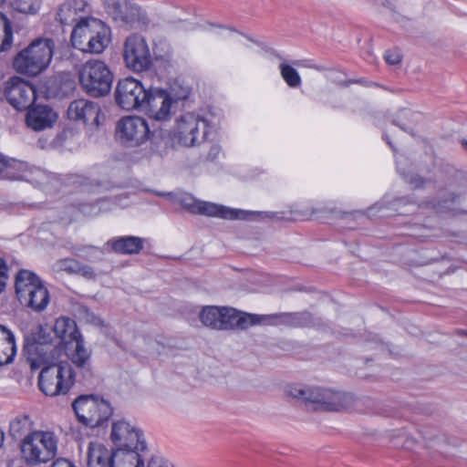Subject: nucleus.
Wrapping results in <instances>:
<instances>
[{
  "label": "nucleus",
  "mask_w": 467,
  "mask_h": 467,
  "mask_svg": "<svg viewBox=\"0 0 467 467\" xmlns=\"http://www.w3.org/2000/svg\"><path fill=\"white\" fill-rule=\"evenodd\" d=\"M287 394L320 411L345 412L356 403L353 394L323 387H291Z\"/></svg>",
  "instance_id": "1"
},
{
  "label": "nucleus",
  "mask_w": 467,
  "mask_h": 467,
  "mask_svg": "<svg viewBox=\"0 0 467 467\" xmlns=\"http://www.w3.org/2000/svg\"><path fill=\"white\" fill-rule=\"evenodd\" d=\"M24 351L32 369L43 368L58 359L59 349L53 344L51 327L36 325L24 337Z\"/></svg>",
  "instance_id": "2"
},
{
  "label": "nucleus",
  "mask_w": 467,
  "mask_h": 467,
  "mask_svg": "<svg viewBox=\"0 0 467 467\" xmlns=\"http://www.w3.org/2000/svg\"><path fill=\"white\" fill-rule=\"evenodd\" d=\"M54 54V41L50 38H36L14 57L16 72L35 77L45 71Z\"/></svg>",
  "instance_id": "3"
},
{
  "label": "nucleus",
  "mask_w": 467,
  "mask_h": 467,
  "mask_svg": "<svg viewBox=\"0 0 467 467\" xmlns=\"http://www.w3.org/2000/svg\"><path fill=\"white\" fill-rule=\"evenodd\" d=\"M21 457L29 466H38L53 460L58 451V437L50 431H34L20 443Z\"/></svg>",
  "instance_id": "4"
},
{
  "label": "nucleus",
  "mask_w": 467,
  "mask_h": 467,
  "mask_svg": "<svg viewBox=\"0 0 467 467\" xmlns=\"http://www.w3.org/2000/svg\"><path fill=\"white\" fill-rule=\"evenodd\" d=\"M203 326L216 330H244L256 325L257 315L238 311L230 306H203L199 314Z\"/></svg>",
  "instance_id": "5"
},
{
  "label": "nucleus",
  "mask_w": 467,
  "mask_h": 467,
  "mask_svg": "<svg viewBox=\"0 0 467 467\" xmlns=\"http://www.w3.org/2000/svg\"><path fill=\"white\" fill-rule=\"evenodd\" d=\"M141 430L119 420V467H144L141 452L147 449Z\"/></svg>",
  "instance_id": "6"
},
{
  "label": "nucleus",
  "mask_w": 467,
  "mask_h": 467,
  "mask_svg": "<svg viewBox=\"0 0 467 467\" xmlns=\"http://www.w3.org/2000/svg\"><path fill=\"white\" fill-rule=\"evenodd\" d=\"M16 293L22 305L42 312L49 304V293L42 280L29 270H20L16 275Z\"/></svg>",
  "instance_id": "7"
},
{
  "label": "nucleus",
  "mask_w": 467,
  "mask_h": 467,
  "mask_svg": "<svg viewBox=\"0 0 467 467\" xmlns=\"http://www.w3.org/2000/svg\"><path fill=\"white\" fill-rule=\"evenodd\" d=\"M82 89L91 97L99 98L109 93L113 77L108 66L100 60L91 59L84 63L78 72Z\"/></svg>",
  "instance_id": "8"
},
{
  "label": "nucleus",
  "mask_w": 467,
  "mask_h": 467,
  "mask_svg": "<svg viewBox=\"0 0 467 467\" xmlns=\"http://www.w3.org/2000/svg\"><path fill=\"white\" fill-rule=\"evenodd\" d=\"M72 407L78 421L91 428L103 426L113 412L112 407L107 400L94 395L78 397Z\"/></svg>",
  "instance_id": "9"
},
{
  "label": "nucleus",
  "mask_w": 467,
  "mask_h": 467,
  "mask_svg": "<svg viewBox=\"0 0 467 467\" xmlns=\"http://www.w3.org/2000/svg\"><path fill=\"white\" fill-rule=\"evenodd\" d=\"M73 383V370L67 362H54L43 367L38 377L39 389L47 396L66 394Z\"/></svg>",
  "instance_id": "10"
},
{
  "label": "nucleus",
  "mask_w": 467,
  "mask_h": 467,
  "mask_svg": "<svg viewBox=\"0 0 467 467\" xmlns=\"http://www.w3.org/2000/svg\"><path fill=\"white\" fill-rule=\"evenodd\" d=\"M184 205L193 213L219 217L226 220H259L277 218L276 214L268 212H249L241 209H233L209 202L192 201V203Z\"/></svg>",
  "instance_id": "11"
},
{
  "label": "nucleus",
  "mask_w": 467,
  "mask_h": 467,
  "mask_svg": "<svg viewBox=\"0 0 467 467\" xmlns=\"http://www.w3.org/2000/svg\"><path fill=\"white\" fill-rule=\"evenodd\" d=\"M47 178L46 172L40 168L28 163L0 155V179L24 180L39 184Z\"/></svg>",
  "instance_id": "12"
},
{
  "label": "nucleus",
  "mask_w": 467,
  "mask_h": 467,
  "mask_svg": "<svg viewBox=\"0 0 467 467\" xmlns=\"http://www.w3.org/2000/svg\"><path fill=\"white\" fill-rule=\"evenodd\" d=\"M207 128L203 119L192 113H186L177 120L175 138L182 146L192 147L204 140Z\"/></svg>",
  "instance_id": "13"
},
{
  "label": "nucleus",
  "mask_w": 467,
  "mask_h": 467,
  "mask_svg": "<svg viewBox=\"0 0 467 467\" xmlns=\"http://www.w3.org/2000/svg\"><path fill=\"white\" fill-rule=\"evenodd\" d=\"M123 59L134 71H144L151 66V56L146 40L138 34L130 35L124 42Z\"/></svg>",
  "instance_id": "14"
},
{
  "label": "nucleus",
  "mask_w": 467,
  "mask_h": 467,
  "mask_svg": "<svg viewBox=\"0 0 467 467\" xmlns=\"http://www.w3.org/2000/svg\"><path fill=\"white\" fill-rule=\"evenodd\" d=\"M119 133L123 143L135 147L144 143L150 135L147 121L139 116H126L119 121Z\"/></svg>",
  "instance_id": "15"
},
{
  "label": "nucleus",
  "mask_w": 467,
  "mask_h": 467,
  "mask_svg": "<svg viewBox=\"0 0 467 467\" xmlns=\"http://www.w3.org/2000/svg\"><path fill=\"white\" fill-rule=\"evenodd\" d=\"M7 101L17 110H25L31 107L36 99V88L20 78H12L5 88Z\"/></svg>",
  "instance_id": "16"
},
{
  "label": "nucleus",
  "mask_w": 467,
  "mask_h": 467,
  "mask_svg": "<svg viewBox=\"0 0 467 467\" xmlns=\"http://www.w3.org/2000/svg\"><path fill=\"white\" fill-rule=\"evenodd\" d=\"M147 98V90L140 82L132 78L119 80V107L130 110L141 108Z\"/></svg>",
  "instance_id": "17"
},
{
  "label": "nucleus",
  "mask_w": 467,
  "mask_h": 467,
  "mask_svg": "<svg viewBox=\"0 0 467 467\" xmlns=\"http://www.w3.org/2000/svg\"><path fill=\"white\" fill-rule=\"evenodd\" d=\"M174 99L171 94L162 89L147 90L142 109L150 118L156 120H166L171 115V108Z\"/></svg>",
  "instance_id": "18"
},
{
  "label": "nucleus",
  "mask_w": 467,
  "mask_h": 467,
  "mask_svg": "<svg viewBox=\"0 0 467 467\" xmlns=\"http://www.w3.org/2000/svg\"><path fill=\"white\" fill-rule=\"evenodd\" d=\"M257 324L265 323L273 326H286L290 327H309L314 323L312 315L307 311L283 312L272 315H257Z\"/></svg>",
  "instance_id": "19"
},
{
  "label": "nucleus",
  "mask_w": 467,
  "mask_h": 467,
  "mask_svg": "<svg viewBox=\"0 0 467 467\" xmlns=\"http://www.w3.org/2000/svg\"><path fill=\"white\" fill-rule=\"evenodd\" d=\"M148 18L132 0H119V28L140 29L148 25Z\"/></svg>",
  "instance_id": "20"
},
{
  "label": "nucleus",
  "mask_w": 467,
  "mask_h": 467,
  "mask_svg": "<svg viewBox=\"0 0 467 467\" xmlns=\"http://www.w3.org/2000/svg\"><path fill=\"white\" fill-rule=\"evenodd\" d=\"M67 116L75 121L89 123L96 127L100 125V108L90 100L79 99L72 101L67 109Z\"/></svg>",
  "instance_id": "21"
},
{
  "label": "nucleus",
  "mask_w": 467,
  "mask_h": 467,
  "mask_svg": "<svg viewBox=\"0 0 467 467\" xmlns=\"http://www.w3.org/2000/svg\"><path fill=\"white\" fill-rule=\"evenodd\" d=\"M57 119V114L48 106L30 108L26 116V125L34 130L50 128Z\"/></svg>",
  "instance_id": "22"
},
{
  "label": "nucleus",
  "mask_w": 467,
  "mask_h": 467,
  "mask_svg": "<svg viewBox=\"0 0 467 467\" xmlns=\"http://www.w3.org/2000/svg\"><path fill=\"white\" fill-rule=\"evenodd\" d=\"M99 21V19L93 17L81 18L78 21L70 36L72 46L75 48L80 51L85 50L84 47L89 41Z\"/></svg>",
  "instance_id": "23"
},
{
  "label": "nucleus",
  "mask_w": 467,
  "mask_h": 467,
  "mask_svg": "<svg viewBox=\"0 0 467 467\" xmlns=\"http://www.w3.org/2000/svg\"><path fill=\"white\" fill-rule=\"evenodd\" d=\"M115 451H109L100 442H90L88 450L89 467H114Z\"/></svg>",
  "instance_id": "24"
},
{
  "label": "nucleus",
  "mask_w": 467,
  "mask_h": 467,
  "mask_svg": "<svg viewBox=\"0 0 467 467\" xmlns=\"http://www.w3.org/2000/svg\"><path fill=\"white\" fill-rule=\"evenodd\" d=\"M93 34L82 52L91 54H100L110 42V29L102 22L99 21L94 28Z\"/></svg>",
  "instance_id": "25"
},
{
  "label": "nucleus",
  "mask_w": 467,
  "mask_h": 467,
  "mask_svg": "<svg viewBox=\"0 0 467 467\" xmlns=\"http://www.w3.org/2000/svg\"><path fill=\"white\" fill-rule=\"evenodd\" d=\"M16 337L7 327L0 324V366L11 363L16 355Z\"/></svg>",
  "instance_id": "26"
},
{
  "label": "nucleus",
  "mask_w": 467,
  "mask_h": 467,
  "mask_svg": "<svg viewBox=\"0 0 467 467\" xmlns=\"http://www.w3.org/2000/svg\"><path fill=\"white\" fill-rule=\"evenodd\" d=\"M52 330L65 346L81 336L76 322L69 317L57 318Z\"/></svg>",
  "instance_id": "27"
},
{
  "label": "nucleus",
  "mask_w": 467,
  "mask_h": 467,
  "mask_svg": "<svg viewBox=\"0 0 467 467\" xmlns=\"http://www.w3.org/2000/svg\"><path fill=\"white\" fill-rule=\"evenodd\" d=\"M70 350L67 354L69 359L78 367H84L89 359V352L84 346L82 336L65 346Z\"/></svg>",
  "instance_id": "28"
},
{
  "label": "nucleus",
  "mask_w": 467,
  "mask_h": 467,
  "mask_svg": "<svg viewBox=\"0 0 467 467\" xmlns=\"http://www.w3.org/2000/svg\"><path fill=\"white\" fill-rule=\"evenodd\" d=\"M82 4L78 0H68L60 5L57 13V19L62 25H70L78 21V11Z\"/></svg>",
  "instance_id": "29"
},
{
  "label": "nucleus",
  "mask_w": 467,
  "mask_h": 467,
  "mask_svg": "<svg viewBox=\"0 0 467 467\" xmlns=\"http://www.w3.org/2000/svg\"><path fill=\"white\" fill-rule=\"evenodd\" d=\"M146 240L132 235L119 237V253L124 254H138L144 248Z\"/></svg>",
  "instance_id": "30"
},
{
  "label": "nucleus",
  "mask_w": 467,
  "mask_h": 467,
  "mask_svg": "<svg viewBox=\"0 0 467 467\" xmlns=\"http://www.w3.org/2000/svg\"><path fill=\"white\" fill-rule=\"evenodd\" d=\"M13 43V30L9 19L0 13V52L9 49Z\"/></svg>",
  "instance_id": "31"
},
{
  "label": "nucleus",
  "mask_w": 467,
  "mask_h": 467,
  "mask_svg": "<svg viewBox=\"0 0 467 467\" xmlns=\"http://www.w3.org/2000/svg\"><path fill=\"white\" fill-rule=\"evenodd\" d=\"M115 164L114 161L100 165L98 168L99 178L96 186L103 190H109L114 187V182L109 180L110 175H114Z\"/></svg>",
  "instance_id": "32"
},
{
  "label": "nucleus",
  "mask_w": 467,
  "mask_h": 467,
  "mask_svg": "<svg viewBox=\"0 0 467 467\" xmlns=\"http://www.w3.org/2000/svg\"><path fill=\"white\" fill-rule=\"evenodd\" d=\"M32 421L27 415H19L10 421L9 431L13 437L19 438L30 431Z\"/></svg>",
  "instance_id": "33"
},
{
  "label": "nucleus",
  "mask_w": 467,
  "mask_h": 467,
  "mask_svg": "<svg viewBox=\"0 0 467 467\" xmlns=\"http://www.w3.org/2000/svg\"><path fill=\"white\" fill-rule=\"evenodd\" d=\"M279 69L283 79L290 88H298L301 85V78L293 67L284 62L279 65Z\"/></svg>",
  "instance_id": "34"
},
{
  "label": "nucleus",
  "mask_w": 467,
  "mask_h": 467,
  "mask_svg": "<svg viewBox=\"0 0 467 467\" xmlns=\"http://www.w3.org/2000/svg\"><path fill=\"white\" fill-rule=\"evenodd\" d=\"M42 5V0H12V7L19 13L35 15Z\"/></svg>",
  "instance_id": "35"
},
{
  "label": "nucleus",
  "mask_w": 467,
  "mask_h": 467,
  "mask_svg": "<svg viewBox=\"0 0 467 467\" xmlns=\"http://www.w3.org/2000/svg\"><path fill=\"white\" fill-rule=\"evenodd\" d=\"M69 209L70 215L72 216L68 219L69 222L78 218V213H83L85 215H93L96 213V212H94L95 205L93 204H78V206H72Z\"/></svg>",
  "instance_id": "36"
},
{
  "label": "nucleus",
  "mask_w": 467,
  "mask_h": 467,
  "mask_svg": "<svg viewBox=\"0 0 467 467\" xmlns=\"http://www.w3.org/2000/svg\"><path fill=\"white\" fill-rule=\"evenodd\" d=\"M388 64L395 66L400 63L401 54L398 49L388 50L384 56Z\"/></svg>",
  "instance_id": "37"
},
{
  "label": "nucleus",
  "mask_w": 467,
  "mask_h": 467,
  "mask_svg": "<svg viewBox=\"0 0 467 467\" xmlns=\"http://www.w3.org/2000/svg\"><path fill=\"white\" fill-rule=\"evenodd\" d=\"M7 266L5 264L1 261L0 262V293L5 290L7 283Z\"/></svg>",
  "instance_id": "38"
},
{
  "label": "nucleus",
  "mask_w": 467,
  "mask_h": 467,
  "mask_svg": "<svg viewBox=\"0 0 467 467\" xmlns=\"http://www.w3.org/2000/svg\"><path fill=\"white\" fill-rule=\"evenodd\" d=\"M107 12L114 20L117 19V0H101Z\"/></svg>",
  "instance_id": "39"
},
{
  "label": "nucleus",
  "mask_w": 467,
  "mask_h": 467,
  "mask_svg": "<svg viewBox=\"0 0 467 467\" xmlns=\"http://www.w3.org/2000/svg\"><path fill=\"white\" fill-rule=\"evenodd\" d=\"M148 467H173L170 462L167 461L153 456L148 462Z\"/></svg>",
  "instance_id": "40"
},
{
  "label": "nucleus",
  "mask_w": 467,
  "mask_h": 467,
  "mask_svg": "<svg viewBox=\"0 0 467 467\" xmlns=\"http://www.w3.org/2000/svg\"><path fill=\"white\" fill-rule=\"evenodd\" d=\"M407 182L410 183L414 188L422 187L425 180L419 175H410L406 178Z\"/></svg>",
  "instance_id": "41"
},
{
  "label": "nucleus",
  "mask_w": 467,
  "mask_h": 467,
  "mask_svg": "<svg viewBox=\"0 0 467 467\" xmlns=\"http://www.w3.org/2000/svg\"><path fill=\"white\" fill-rule=\"evenodd\" d=\"M50 467H76V465L66 458H57L53 461Z\"/></svg>",
  "instance_id": "42"
},
{
  "label": "nucleus",
  "mask_w": 467,
  "mask_h": 467,
  "mask_svg": "<svg viewBox=\"0 0 467 467\" xmlns=\"http://www.w3.org/2000/svg\"><path fill=\"white\" fill-rule=\"evenodd\" d=\"M427 207H431L433 210L440 212L444 208H448L447 201H443L442 202H437L436 200H431L426 203Z\"/></svg>",
  "instance_id": "43"
},
{
  "label": "nucleus",
  "mask_w": 467,
  "mask_h": 467,
  "mask_svg": "<svg viewBox=\"0 0 467 467\" xmlns=\"http://www.w3.org/2000/svg\"><path fill=\"white\" fill-rule=\"evenodd\" d=\"M75 261L71 259H65L60 263V268L74 270Z\"/></svg>",
  "instance_id": "44"
},
{
  "label": "nucleus",
  "mask_w": 467,
  "mask_h": 467,
  "mask_svg": "<svg viewBox=\"0 0 467 467\" xmlns=\"http://www.w3.org/2000/svg\"><path fill=\"white\" fill-rule=\"evenodd\" d=\"M110 439L113 442L117 441V422H112Z\"/></svg>",
  "instance_id": "45"
},
{
  "label": "nucleus",
  "mask_w": 467,
  "mask_h": 467,
  "mask_svg": "<svg viewBox=\"0 0 467 467\" xmlns=\"http://www.w3.org/2000/svg\"><path fill=\"white\" fill-rule=\"evenodd\" d=\"M108 244L111 246L113 251H117V240L112 239L108 243Z\"/></svg>",
  "instance_id": "46"
},
{
  "label": "nucleus",
  "mask_w": 467,
  "mask_h": 467,
  "mask_svg": "<svg viewBox=\"0 0 467 467\" xmlns=\"http://www.w3.org/2000/svg\"><path fill=\"white\" fill-rule=\"evenodd\" d=\"M4 442V432L0 430V447Z\"/></svg>",
  "instance_id": "47"
},
{
  "label": "nucleus",
  "mask_w": 467,
  "mask_h": 467,
  "mask_svg": "<svg viewBox=\"0 0 467 467\" xmlns=\"http://www.w3.org/2000/svg\"><path fill=\"white\" fill-rule=\"evenodd\" d=\"M456 200V195H454L453 193L451 194V199H450V202H454Z\"/></svg>",
  "instance_id": "48"
},
{
  "label": "nucleus",
  "mask_w": 467,
  "mask_h": 467,
  "mask_svg": "<svg viewBox=\"0 0 467 467\" xmlns=\"http://www.w3.org/2000/svg\"><path fill=\"white\" fill-rule=\"evenodd\" d=\"M462 144L467 150V140H462Z\"/></svg>",
  "instance_id": "49"
},
{
  "label": "nucleus",
  "mask_w": 467,
  "mask_h": 467,
  "mask_svg": "<svg viewBox=\"0 0 467 467\" xmlns=\"http://www.w3.org/2000/svg\"><path fill=\"white\" fill-rule=\"evenodd\" d=\"M462 335H463V336L467 337V330H466V331H462Z\"/></svg>",
  "instance_id": "50"
},
{
  "label": "nucleus",
  "mask_w": 467,
  "mask_h": 467,
  "mask_svg": "<svg viewBox=\"0 0 467 467\" xmlns=\"http://www.w3.org/2000/svg\"><path fill=\"white\" fill-rule=\"evenodd\" d=\"M424 439L431 440V439H432V437H427L426 435H424Z\"/></svg>",
  "instance_id": "51"
},
{
  "label": "nucleus",
  "mask_w": 467,
  "mask_h": 467,
  "mask_svg": "<svg viewBox=\"0 0 467 467\" xmlns=\"http://www.w3.org/2000/svg\"><path fill=\"white\" fill-rule=\"evenodd\" d=\"M356 82H357V83H364V81H363V80H361V79L357 80Z\"/></svg>",
  "instance_id": "52"
},
{
  "label": "nucleus",
  "mask_w": 467,
  "mask_h": 467,
  "mask_svg": "<svg viewBox=\"0 0 467 467\" xmlns=\"http://www.w3.org/2000/svg\"><path fill=\"white\" fill-rule=\"evenodd\" d=\"M386 140H387L388 144H389L390 147H392L391 142H390V141H389L387 139H386Z\"/></svg>",
  "instance_id": "53"
},
{
  "label": "nucleus",
  "mask_w": 467,
  "mask_h": 467,
  "mask_svg": "<svg viewBox=\"0 0 467 467\" xmlns=\"http://www.w3.org/2000/svg\"><path fill=\"white\" fill-rule=\"evenodd\" d=\"M393 123L396 124V126L400 127V124L396 123L395 121Z\"/></svg>",
  "instance_id": "54"
},
{
  "label": "nucleus",
  "mask_w": 467,
  "mask_h": 467,
  "mask_svg": "<svg viewBox=\"0 0 467 467\" xmlns=\"http://www.w3.org/2000/svg\"><path fill=\"white\" fill-rule=\"evenodd\" d=\"M393 123L396 124V126L400 127V124L396 123L395 121Z\"/></svg>",
  "instance_id": "55"
},
{
  "label": "nucleus",
  "mask_w": 467,
  "mask_h": 467,
  "mask_svg": "<svg viewBox=\"0 0 467 467\" xmlns=\"http://www.w3.org/2000/svg\"><path fill=\"white\" fill-rule=\"evenodd\" d=\"M5 0H0V5L4 3Z\"/></svg>",
  "instance_id": "56"
}]
</instances>
